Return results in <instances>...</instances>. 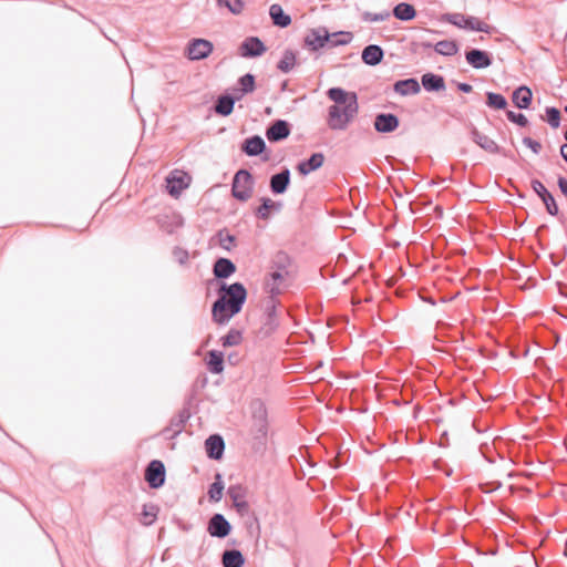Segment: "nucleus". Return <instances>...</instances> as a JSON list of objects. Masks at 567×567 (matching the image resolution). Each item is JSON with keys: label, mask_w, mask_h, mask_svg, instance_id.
I'll use <instances>...</instances> for the list:
<instances>
[{"label": "nucleus", "mask_w": 567, "mask_h": 567, "mask_svg": "<svg viewBox=\"0 0 567 567\" xmlns=\"http://www.w3.org/2000/svg\"><path fill=\"white\" fill-rule=\"evenodd\" d=\"M255 179L252 174L246 169H238L231 181V196L241 202H247L254 192Z\"/></svg>", "instance_id": "obj_3"}, {"label": "nucleus", "mask_w": 567, "mask_h": 567, "mask_svg": "<svg viewBox=\"0 0 567 567\" xmlns=\"http://www.w3.org/2000/svg\"><path fill=\"white\" fill-rule=\"evenodd\" d=\"M465 59L475 69H485L492 64L489 54L485 51L473 49L465 53Z\"/></svg>", "instance_id": "obj_18"}, {"label": "nucleus", "mask_w": 567, "mask_h": 567, "mask_svg": "<svg viewBox=\"0 0 567 567\" xmlns=\"http://www.w3.org/2000/svg\"><path fill=\"white\" fill-rule=\"evenodd\" d=\"M291 181L290 169L288 167H282L280 172L270 176L269 179V188L274 195L285 194Z\"/></svg>", "instance_id": "obj_12"}, {"label": "nucleus", "mask_w": 567, "mask_h": 567, "mask_svg": "<svg viewBox=\"0 0 567 567\" xmlns=\"http://www.w3.org/2000/svg\"><path fill=\"white\" fill-rule=\"evenodd\" d=\"M383 58V50L375 44L365 47L362 51V60L369 65H375L381 62Z\"/></svg>", "instance_id": "obj_27"}, {"label": "nucleus", "mask_w": 567, "mask_h": 567, "mask_svg": "<svg viewBox=\"0 0 567 567\" xmlns=\"http://www.w3.org/2000/svg\"><path fill=\"white\" fill-rule=\"evenodd\" d=\"M327 94L333 102L328 111V126L333 131H346L359 112L357 94L340 87L330 89Z\"/></svg>", "instance_id": "obj_2"}, {"label": "nucleus", "mask_w": 567, "mask_h": 567, "mask_svg": "<svg viewBox=\"0 0 567 567\" xmlns=\"http://www.w3.org/2000/svg\"><path fill=\"white\" fill-rule=\"evenodd\" d=\"M144 478L148 486L158 489L165 484L166 468L161 460H152L145 468Z\"/></svg>", "instance_id": "obj_5"}, {"label": "nucleus", "mask_w": 567, "mask_h": 567, "mask_svg": "<svg viewBox=\"0 0 567 567\" xmlns=\"http://www.w3.org/2000/svg\"><path fill=\"white\" fill-rule=\"evenodd\" d=\"M393 16L402 21H410L415 18L416 11L412 4L401 2L394 7Z\"/></svg>", "instance_id": "obj_33"}, {"label": "nucleus", "mask_w": 567, "mask_h": 567, "mask_svg": "<svg viewBox=\"0 0 567 567\" xmlns=\"http://www.w3.org/2000/svg\"><path fill=\"white\" fill-rule=\"evenodd\" d=\"M240 151L249 157L261 156L266 153L267 145L265 140L260 135L256 134L243 141L240 144Z\"/></svg>", "instance_id": "obj_11"}, {"label": "nucleus", "mask_w": 567, "mask_h": 567, "mask_svg": "<svg viewBox=\"0 0 567 567\" xmlns=\"http://www.w3.org/2000/svg\"><path fill=\"white\" fill-rule=\"evenodd\" d=\"M445 21L461 29L480 31L485 33H491L493 31V27L487 24L486 22L475 17H467L462 13H447L445 16Z\"/></svg>", "instance_id": "obj_4"}, {"label": "nucleus", "mask_w": 567, "mask_h": 567, "mask_svg": "<svg viewBox=\"0 0 567 567\" xmlns=\"http://www.w3.org/2000/svg\"><path fill=\"white\" fill-rule=\"evenodd\" d=\"M390 12L388 10H384L379 13H372V12H364L362 14V19L367 22H381L385 21L390 18Z\"/></svg>", "instance_id": "obj_44"}, {"label": "nucleus", "mask_w": 567, "mask_h": 567, "mask_svg": "<svg viewBox=\"0 0 567 567\" xmlns=\"http://www.w3.org/2000/svg\"><path fill=\"white\" fill-rule=\"evenodd\" d=\"M291 133V125L286 120H275L266 128V137L270 143H278L286 138Z\"/></svg>", "instance_id": "obj_10"}, {"label": "nucleus", "mask_w": 567, "mask_h": 567, "mask_svg": "<svg viewBox=\"0 0 567 567\" xmlns=\"http://www.w3.org/2000/svg\"><path fill=\"white\" fill-rule=\"evenodd\" d=\"M352 33L346 31H338L333 33H329L324 30V33L321 34V48L329 45L331 48L338 45H346L352 41Z\"/></svg>", "instance_id": "obj_16"}, {"label": "nucleus", "mask_w": 567, "mask_h": 567, "mask_svg": "<svg viewBox=\"0 0 567 567\" xmlns=\"http://www.w3.org/2000/svg\"><path fill=\"white\" fill-rule=\"evenodd\" d=\"M565 111L567 112V106L565 107Z\"/></svg>", "instance_id": "obj_61"}, {"label": "nucleus", "mask_w": 567, "mask_h": 567, "mask_svg": "<svg viewBox=\"0 0 567 567\" xmlns=\"http://www.w3.org/2000/svg\"><path fill=\"white\" fill-rule=\"evenodd\" d=\"M507 115V118L513 122V123H516L518 124L519 126H526L528 121L526 118V116L522 113H515L513 111H508L506 113Z\"/></svg>", "instance_id": "obj_47"}, {"label": "nucleus", "mask_w": 567, "mask_h": 567, "mask_svg": "<svg viewBox=\"0 0 567 567\" xmlns=\"http://www.w3.org/2000/svg\"><path fill=\"white\" fill-rule=\"evenodd\" d=\"M457 87H458L460 91H462L464 93H470L473 90L472 85H470L467 83H460Z\"/></svg>", "instance_id": "obj_55"}, {"label": "nucleus", "mask_w": 567, "mask_h": 567, "mask_svg": "<svg viewBox=\"0 0 567 567\" xmlns=\"http://www.w3.org/2000/svg\"><path fill=\"white\" fill-rule=\"evenodd\" d=\"M289 274H285V271H280L279 269L274 268V270L270 272V278L272 280L271 287H278V282H280L286 276ZM270 286L268 285V289Z\"/></svg>", "instance_id": "obj_51"}, {"label": "nucleus", "mask_w": 567, "mask_h": 567, "mask_svg": "<svg viewBox=\"0 0 567 567\" xmlns=\"http://www.w3.org/2000/svg\"><path fill=\"white\" fill-rule=\"evenodd\" d=\"M399 126V118L393 114H379L374 120V128L380 133H391Z\"/></svg>", "instance_id": "obj_19"}, {"label": "nucleus", "mask_w": 567, "mask_h": 567, "mask_svg": "<svg viewBox=\"0 0 567 567\" xmlns=\"http://www.w3.org/2000/svg\"><path fill=\"white\" fill-rule=\"evenodd\" d=\"M159 507L156 504H144L140 517V523L144 526H151L157 519Z\"/></svg>", "instance_id": "obj_30"}, {"label": "nucleus", "mask_w": 567, "mask_h": 567, "mask_svg": "<svg viewBox=\"0 0 567 567\" xmlns=\"http://www.w3.org/2000/svg\"><path fill=\"white\" fill-rule=\"evenodd\" d=\"M266 44L258 37H247L238 47V54L245 59H256L265 54Z\"/></svg>", "instance_id": "obj_6"}, {"label": "nucleus", "mask_w": 567, "mask_h": 567, "mask_svg": "<svg viewBox=\"0 0 567 567\" xmlns=\"http://www.w3.org/2000/svg\"><path fill=\"white\" fill-rule=\"evenodd\" d=\"M533 93L529 87L522 85L513 92V103L518 109H528L532 103Z\"/></svg>", "instance_id": "obj_26"}, {"label": "nucleus", "mask_w": 567, "mask_h": 567, "mask_svg": "<svg viewBox=\"0 0 567 567\" xmlns=\"http://www.w3.org/2000/svg\"><path fill=\"white\" fill-rule=\"evenodd\" d=\"M560 155L567 162V144H563L560 147Z\"/></svg>", "instance_id": "obj_56"}, {"label": "nucleus", "mask_w": 567, "mask_h": 567, "mask_svg": "<svg viewBox=\"0 0 567 567\" xmlns=\"http://www.w3.org/2000/svg\"><path fill=\"white\" fill-rule=\"evenodd\" d=\"M239 100V96L230 95V93L220 94L213 109L216 114L220 116H228L233 113L235 103Z\"/></svg>", "instance_id": "obj_15"}, {"label": "nucleus", "mask_w": 567, "mask_h": 567, "mask_svg": "<svg viewBox=\"0 0 567 567\" xmlns=\"http://www.w3.org/2000/svg\"><path fill=\"white\" fill-rule=\"evenodd\" d=\"M296 168L301 176H307L317 171L319 168V152H315L308 159L299 162Z\"/></svg>", "instance_id": "obj_29"}, {"label": "nucleus", "mask_w": 567, "mask_h": 567, "mask_svg": "<svg viewBox=\"0 0 567 567\" xmlns=\"http://www.w3.org/2000/svg\"><path fill=\"white\" fill-rule=\"evenodd\" d=\"M246 558L239 549H226L221 554L223 567H244Z\"/></svg>", "instance_id": "obj_22"}, {"label": "nucleus", "mask_w": 567, "mask_h": 567, "mask_svg": "<svg viewBox=\"0 0 567 567\" xmlns=\"http://www.w3.org/2000/svg\"><path fill=\"white\" fill-rule=\"evenodd\" d=\"M230 95H239V92L236 91V86L233 87V93H230Z\"/></svg>", "instance_id": "obj_57"}, {"label": "nucleus", "mask_w": 567, "mask_h": 567, "mask_svg": "<svg viewBox=\"0 0 567 567\" xmlns=\"http://www.w3.org/2000/svg\"><path fill=\"white\" fill-rule=\"evenodd\" d=\"M542 200L545 204L546 209L550 215L556 216L558 214V206H557L555 198L553 197L551 194L546 195V197Z\"/></svg>", "instance_id": "obj_48"}, {"label": "nucleus", "mask_w": 567, "mask_h": 567, "mask_svg": "<svg viewBox=\"0 0 567 567\" xmlns=\"http://www.w3.org/2000/svg\"><path fill=\"white\" fill-rule=\"evenodd\" d=\"M206 382H207V379H206V378H204V380H203V384H202V385H203V386H205Z\"/></svg>", "instance_id": "obj_60"}, {"label": "nucleus", "mask_w": 567, "mask_h": 567, "mask_svg": "<svg viewBox=\"0 0 567 567\" xmlns=\"http://www.w3.org/2000/svg\"><path fill=\"white\" fill-rule=\"evenodd\" d=\"M269 300L267 301L266 303V317H269V318H276V308H277V302H276V297L278 295H280V289L279 287H270L269 290Z\"/></svg>", "instance_id": "obj_36"}, {"label": "nucleus", "mask_w": 567, "mask_h": 567, "mask_svg": "<svg viewBox=\"0 0 567 567\" xmlns=\"http://www.w3.org/2000/svg\"><path fill=\"white\" fill-rule=\"evenodd\" d=\"M329 464H330V466H331V467H333V468H337V467H338V465H337V464H334L332 461H329Z\"/></svg>", "instance_id": "obj_59"}, {"label": "nucleus", "mask_w": 567, "mask_h": 567, "mask_svg": "<svg viewBox=\"0 0 567 567\" xmlns=\"http://www.w3.org/2000/svg\"><path fill=\"white\" fill-rule=\"evenodd\" d=\"M262 161H264V162L269 161V155H268V154H265V155L262 156Z\"/></svg>", "instance_id": "obj_58"}, {"label": "nucleus", "mask_w": 567, "mask_h": 567, "mask_svg": "<svg viewBox=\"0 0 567 567\" xmlns=\"http://www.w3.org/2000/svg\"><path fill=\"white\" fill-rule=\"evenodd\" d=\"M269 16L272 24L278 28H287L291 24V17L286 13L282 7L278 3L271 4L269 8Z\"/></svg>", "instance_id": "obj_20"}, {"label": "nucleus", "mask_w": 567, "mask_h": 567, "mask_svg": "<svg viewBox=\"0 0 567 567\" xmlns=\"http://www.w3.org/2000/svg\"><path fill=\"white\" fill-rule=\"evenodd\" d=\"M558 186H559L560 192L564 195H567V179H565L564 177H559L558 178Z\"/></svg>", "instance_id": "obj_54"}, {"label": "nucleus", "mask_w": 567, "mask_h": 567, "mask_svg": "<svg viewBox=\"0 0 567 567\" xmlns=\"http://www.w3.org/2000/svg\"><path fill=\"white\" fill-rule=\"evenodd\" d=\"M420 90V84L415 79L401 80L394 84V91L400 95L416 94Z\"/></svg>", "instance_id": "obj_28"}, {"label": "nucleus", "mask_w": 567, "mask_h": 567, "mask_svg": "<svg viewBox=\"0 0 567 567\" xmlns=\"http://www.w3.org/2000/svg\"><path fill=\"white\" fill-rule=\"evenodd\" d=\"M189 181H190V177L186 173L181 174V175L169 174L166 177L167 193L173 197H177L178 195H181V193L184 189H186L188 187Z\"/></svg>", "instance_id": "obj_14"}, {"label": "nucleus", "mask_w": 567, "mask_h": 567, "mask_svg": "<svg viewBox=\"0 0 567 567\" xmlns=\"http://www.w3.org/2000/svg\"><path fill=\"white\" fill-rule=\"evenodd\" d=\"M217 6L227 8L233 14H239L244 9V0H217Z\"/></svg>", "instance_id": "obj_42"}, {"label": "nucleus", "mask_w": 567, "mask_h": 567, "mask_svg": "<svg viewBox=\"0 0 567 567\" xmlns=\"http://www.w3.org/2000/svg\"><path fill=\"white\" fill-rule=\"evenodd\" d=\"M190 410L188 406H184L176 415L169 420V424L164 427L163 434L166 439H175L178 436L186 422L190 419Z\"/></svg>", "instance_id": "obj_8"}, {"label": "nucleus", "mask_w": 567, "mask_h": 567, "mask_svg": "<svg viewBox=\"0 0 567 567\" xmlns=\"http://www.w3.org/2000/svg\"><path fill=\"white\" fill-rule=\"evenodd\" d=\"M277 327H278L277 318L266 317L261 329L265 331L266 334H269L272 331H275Z\"/></svg>", "instance_id": "obj_50"}, {"label": "nucleus", "mask_w": 567, "mask_h": 567, "mask_svg": "<svg viewBox=\"0 0 567 567\" xmlns=\"http://www.w3.org/2000/svg\"><path fill=\"white\" fill-rule=\"evenodd\" d=\"M422 85L426 91H442L445 89L444 79L441 75L425 73L422 76Z\"/></svg>", "instance_id": "obj_31"}, {"label": "nucleus", "mask_w": 567, "mask_h": 567, "mask_svg": "<svg viewBox=\"0 0 567 567\" xmlns=\"http://www.w3.org/2000/svg\"><path fill=\"white\" fill-rule=\"evenodd\" d=\"M243 340V334L237 329H230L225 336L221 337L220 341L223 347L238 346Z\"/></svg>", "instance_id": "obj_39"}, {"label": "nucleus", "mask_w": 567, "mask_h": 567, "mask_svg": "<svg viewBox=\"0 0 567 567\" xmlns=\"http://www.w3.org/2000/svg\"><path fill=\"white\" fill-rule=\"evenodd\" d=\"M173 256L175 257L179 265H186L189 258L188 251L178 246L174 247Z\"/></svg>", "instance_id": "obj_46"}, {"label": "nucleus", "mask_w": 567, "mask_h": 567, "mask_svg": "<svg viewBox=\"0 0 567 567\" xmlns=\"http://www.w3.org/2000/svg\"><path fill=\"white\" fill-rule=\"evenodd\" d=\"M435 52L442 55L451 56L456 54L457 45L454 41L443 40L439 41L434 47Z\"/></svg>", "instance_id": "obj_37"}, {"label": "nucleus", "mask_w": 567, "mask_h": 567, "mask_svg": "<svg viewBox=\"0 0 567 567\" xmlns=\"http://www.w3.org/2000/svg\"><path fill=\"white\" fill-rule=\"evenodd\" d=\"M472 138L481 148L488 153L495 154L499 152V146L495 143V141L478 132L476 128L472 131Z\"/></svg>", "instance_id": "obj_24"}, {"label": "nucleus", "mask_w": 567, "mask_h": 567, "mask_svg": "<svg viewBox=\"0 0 567 567\" xmlns=\"http://www.w3.org/2000/svg\"><path fill=\"white\" fill-rule=\"evenodd\" d=\"M532 188L542 199H544L546 195H550V193L540 181H532Z\"/></svg>", "instance_id": "obj_49"}, {"label": "nucleus", "mask_w": 567, "mask_h": 567, "mask_svg": "<svg viewBox=\"0 0 567 567\" xmlns=\"http://www.w3.org/2000/svg\"><path fill=\"white\" fill-rule=\"evenodd\" d=\"M227 495L233 504L244 501L246 496V488L240 484L230 485L227 489Z\"/></svg>", "instance_id": "obj_41"}, {"label": "nucleus", "mask_w": 567, "mask_h": 567, "mask_svg": "<svg viewBox=\"0 0 567 567\" xmlns=\"http://www.w3.org/2000/svg\"><path fill=\"white\" fill-rule=\"evenodd\" d=\"M281 208V202H275L269 197H261L260 205L256 208L255 215L259 219L267 220L271 212L279 213Z\"/></svg>", "instance_id": "obj_17"}, {"label": "nucleus", "mask_w": 567, "mask_h": 567, "mask_svg": "<svg viewBox=\"0 0 567 567\" xmlns=\"http://www.w3.org/2000/svg\"><path fill=\"white\" fill-rule=\"evenodd\" d=\"M291 264V259L285 251H278L272 258V268L279 269L280 271H285V274H289L288 267Z\"/></svg>", "instance_id": "obj_35"}, {"label": "nucleus", "mask_w": 567, "mask_h": 567, "mask_svg": "<svg viewBox=\"0 0 567 567\" xmlns=\"http://www.w3.org/2000/svg\"><path fill=\"white\" fill-rule=\"evenodd\" d=\"M546 114H547V122L554 128L558 127L559 126V122H560V112L557 109H555V107H547Z\"/></svg>", "instance_id": "obj_45"}, {"label": "nucleus", "mask_w": 567, "mask_h": 567, "mask_svg": "<svg viewBox=\"0 0 567 567\" xmlns=\"http://www.w3.org/2000/svg\"><path fill=\"white\" fill-rule=\"evenodd\" d=\"M266 410L261 403H259V410L254 413L255 419V439L262 442L267 436V420H266Z\"/></svg>", "instance_id": "obj_21"}, {"label": "nucleus", "mask_w": 567, "mask_h": 567, "mask_svg": "<svg viewBox=\"0 0 567 567\" xmlns=\"http://www.w3.org/2000/svg\"><path fill=\"white\" fill-rule=\"evenodd\" d=\"M236 272V265L228 258L219 257L213 265L214 277L219 282L218 298L212 305V319L215 323L226 324L238 315L247 300V289L237 281L226 284L224 280Z\"/></svg>", "instance_id": "obj_1"}, {"label": "nucleus", "mask_w": 567, "mask_h": 567, "mask_svg": "<svg viewBox=\"0 0 567 567\" xmlns=\"http://www.w3.org/2000/svg\"><path fill=\"white\" fill-rule=\"evenodd\" d=\"M225 485L223 482V476L220 473L215 474V481L209 485L208 488V498L209 502L217 503L223 497Z\"/></svg>", "instance_id": "obj_32"}, {"label": "nucleus", "mask_w": 567, "mask_h": 567, "mask_svg": "<svg viewBox=\"0 0 567 567\" xmlns=\"http://www.w3.org/2000/svg\"><path fill=\"white\" fill-rule=\"evenodd\" d=\"M231 524L220 513H215L207 523V532L212 537L225 538L231 533Z\"/></svg>", "instance_id": "obj_9"}, {"label": "nucleus", "mask_w": 567, "mask_h": 567, "mask_svg": "<svg viewBox=\"0 0 567 567\" xmlns=\"http://www.w3.org/2000/svg\"><path fill=\"white\" fill-rule=\"evenodd\" d=\"M523 143L524 145H526L527 147H529L535 154H538L542 150V145L539 142L530 138V137H525L523 140Z\"/></svg>", "instance_id": "obj_52"}, {"label": "nucleus", "mask_w": 567, "mask_h": 567, "mask_svg": "<svg viewBox=\"0 0 567 567\" xmlns=\"http://www.w3.org/2000/svg\"><path fill=\"white\" fill-rule=\"evenodd\" d=\"M297 64V58L292 50H285L282 58L277 63V69L282 73H289Z\"/></svg>", "instance_id": "obj_34"}, {"label": "nucleus", "mask_w": 567, "mask_h": 567, "mask_svg": "<svg viewBox=\"0 0 567 567\" xmlns=\"http://www.w3.org/2000/svg\"><path fill=\"white\" fill-rule=\"evenodd\" d=\"M224 353L218 350H210L207 352L206 365L210 373L219 374L224 371Z\"/></svg>", "instance_id": "obj_23"}, {"label": "nucleus", "mask_w": 567, "mask_h": 567, "mask_svg": "<svg viewBox=\"0 0 567 567\" xmlns=\"http://www.w3.org/2000/svg\"><path fill=\"white\" fill-rule=\"evenodd\" d=\"M486 104L492 109L503 110L506 107L507 102L503 95L498 93L488 92Z\"/></svg>", "instance_id": "obj_40"}, {"label": "nucleus", "mask_w": 567, "mask_h": 567, "mask_svg": "<svg viewBox=\"0 0 567 567\" xmlns=\"http://www.w3.org/2000/svg\"><path fill=\"white\" fill-rule=\"evenodd\" d=\"M214 50V45L209 40L194 38L188 41L186 47L187 58L192 61L206 59Z\"/></svg>", "instance_id": "obj_7"}, {"label": "nucleus", "mask_w": 567, "mask_h": 567, "mask_svg": "<svg viewBox=\"0 0 567 567\" xmlns=\"http://www.w3.org/2000/svg\"><path fill=\"white\" fill-rule=\"evenodd\" d=\"M305 45L311 51H319V29H311L309 34L305 38Z\"/></svg>", "instance_id": "obj_43"}, {"label": "nucleus", "mask_w": 567, "mask_h": 567, "mask_svg": "<svg viewBox=\"0 0 567 567\" xmlns=\"http://www.w3.org/2000/svg\"><path fill=\"white\" fill-rule=\"evenodd\" d=\"M205 451L207 457L219 461L224 456L225 441L220 434H212L205 440Z\"/></svg>", "instance_id": "obj_13"}, {"label": "nucleus", "mask_w": 567, "mask_h": 567, "mask_svg": "<svg viewBox=\"0 0 567 567\" xmlns=\"http://www.w3.org/2000/svg\"><path fill=\"white\" fill-rule=\"evenodd\" d=\"M256 90V78L251 73H246L237 80L236 91L239 92V100Z\"/></svg>", "instance_id": "obj_25"}, {"label": "nucleus", "mask_w": 567, "mask_h": 567, "mask_svg": "<svg viewBox=\"0 0 567 567\" xmlns=\"http://www.w3.org/2000/svg\"><path fill=\"white\" fill-rule=\"evenodd\" d=\"M234 507L236 508V512L240 515V516H244V515H247L248 512H249V504L247 501H240V502H237L235 504H233Z\"/></svg>", "instance_id": "obj_53"}, {"label": "nucleus", "mask_w": 567, "mask_h": 567, "mask_svg": "<svg viewBox=\"0 0 567 567\" xmlns=\"http://www.w3.org/2000/svg\"><path fill=\"white\" fill-rule=\"evenodd\" d=\"M216 237L219 240V245L223 249L230 251L233 246L235 245L236 237L228 233L226 228H223L217 231Z\"/></svg>", "instance_id": "obj_38"}]
</instances>
